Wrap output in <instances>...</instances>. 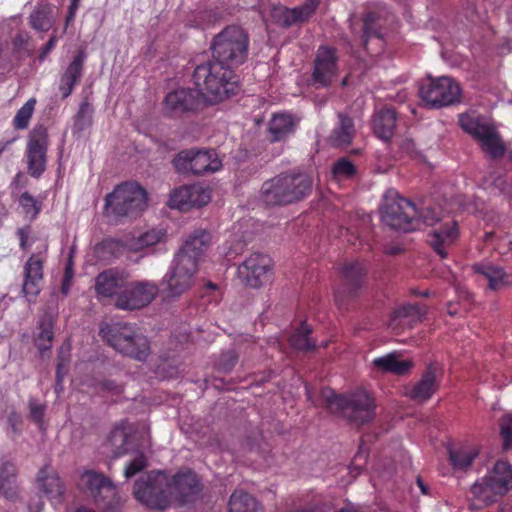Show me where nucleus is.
<instances>
[{
  "label": "nucleus",
  "instance_id": "obj_1",
  "mask_svg": "<svg viewBox=\"0 0 512 512\" xmlns=\"http://www.w3.org/2000/svg\"><path fill=\"white\" fill-rule=\"evenodd\" d=\"M193 78L197 93L209 103L223 101L238 89V80L232 68L217 60L197 66Z\"/></svg>",
  "mask_w": 512,
  "mask_h": 512
},
{
  "label": "nucleus",
  "instance_id": "obj_2",
  "mask_svg": "<svg viewBox=\"0 0 512 512\" xmlns=\"http://www.w3.org/2000/svg\"><path fill=\"white\" fill-rule=\"evenodd\" d=\"M321 395L330 413L341 415L356 425L372 421L375 416L374 399L365 390L342 396L327 388Z\"/></svg>",
  "mask_w": 512,
  "mask_h": 512
},
{
  "label": "nucleus",
  "instance_id": "obj_3",
  "mask_svg": "<svg viewBox=\"0 0 512 512\" xmlns=\"http://www.w3.org/2000/svg\"><path fill=\"white\" fill-rule=\"evenodd\" d=\"M512 489V468L504 461H498L485 476L471 487L472 509L490 505Z\"/></svg>",
  "mask_w": 512,
  "mask_h": 512
},
{
  "label": "nucleus",
  "instance_id": "obj_4",
  "mask_svg": "<svg viewBox=\"0 0 512 512\" xmlns=\"http://www.w3.org/2000/svg\"><path fill=\"white\" fill-rule=\"evenodd\" d=\"M100 334L115 350L131 358L144 361L150 352L147 338L135 326L123 323H105Z\"/></svg>",
  "mask_w": 512,
  "mask_h": 512
},
{
  "label": "nucleus",
  "instance_id": "obj_5",
  "mask_svg": "<svg viewBox=\"0 0 512 512\" xmlns=\"http://www.w3.org/2000/svg\"><path fill=\"white\" fill-rule=\"evenodd\" d=\"M380 210L383 223L395 230H417L423 222V214L418 217L416 207L394 190H389L384 195Z\"/></svg>",
  "mask_w": 512,
  "mask_h": 512
},
{
  "label": "nucleus",
  "instance_id": "obj_6",
  "mask_svg": "<svg viewBox=\"0 0 512 512\" xmlns=\"http://www.w3.org/2000/svg\"><path fill=\"white\" fill-rule=\"evenodd\" d=\"M248 37L239 26H228L215 36L212 51L215 60L236 67L241 65L247 57Z\"/></svg>",
  "mask_w": 512,
  "mask_h": 512
},
{
  "label": "nucleus",
  "instance_id": "obj_7",
  "mask_svg": "<svg viewBox=\"0 0 512 512\" xmlns=\"http://www.w3.org/2000/svg\"><path fill=\"white\" fill-rule=\"evenodd\" d=\"M461 128L470 134L481 149L492 158H498L505 152V145L496 127L485 117L474 112L461 114Z\"/></svg>",
  "mask_w": 512,
  "mask_h": 512
},
{
  "label": "nucleus",
  "instance_id": "obj_8",
  "mask_svg": "<svg viewBox=\"0 0 512 512\" xmlns=\"http://www.w3.org/2000/svg\"><path fill=\"white\" fill-rule=\"evenodd\" d=\"M147 206V193L137 183L118 185L105 198V213L120 217L139 213Z\"/></svg>",
  "mask_w": 512,
  "mask_h": 512
},
{
  "label": "nucleus",
  "instance_id": "obj_9",
  "mask_svg": "<svg viewBox=\"0 0 512 512\" xmlns=\"http://www.w3.org/2000/svg\"><path fill=\"white\" fill-rule=\"evenodd\" d=\"M193 251L195 246L192 241H189L186 248L176 254L173 265L163 278V285H166L168 295L180 296L193 285L198 266L185 254Z\"/></svg>",
  "mask_w": 512,
  "mask_h": 512
},
{
  "label": "nucleus",
  "instance_id": "obj_10",
  "mask_svg": "<svg viewBox=\"0 0 512 512\" xmlns=\"http://www.w3.org/2000/svg\"><path fill=\"white\" fill-rule=\"evenodd\" d=\"M81 490L88 492L105 512H118L122 499L111 481L93 470L83 471L77 482Z\"/></svg>",
  "mask_w": 512,
  "mask_h": 512
},
{
  "label": "nucleus",
  "instance_id": "obj_11",
  "mask_svg": "<svg viewBox=\"0 0 512 512\" xmlns=\"http://www.w3.org/2000/svg\"><path fill=\"white\" fill-rule=\"evenodd\" d=\"M168 477L161 471L150 472L140 477L134 487V496L142 504L154 508L165 509L170 506V495L167 494Z\"/></svg>",
  "mask_w": 512,
  "mask_h": 512
},
{
  "label": "nucleus",
  "instance_id": "obj_12",
  "mask_svg": "<svg viewBox=\"0 0 512 512\" xmlns=\"http://www.w3.org/2000/svg\"><path fill=\"white\" fill-rule=\"evenodd\" d=\"M423 223L436 226L431 234L430 244L441 258H446L447 248L453 245L459 236L457 222L451 218L444 219V216L435 209L427 208L423 213Z\"/></svg>",
  "mask_w": 512,
  "mask_h": 512
},
{
  "label": "nucleus",
  "instance_id": "obj_13",
  "mask_svg": "<svg viewBox=\"0 0 512 512\" xmlns=\"http://www.w3.org/2000/svg\"><path fill=\"white\" fill-rule=\"evenodd\" d=\"M419 95L427 106L437 108L457 102L461 95V89L452 78L441 76L428 78L423 82L419 88Z\"/></svg>",
  "mask_w": 512,
  "mask_h": 512
},
{
  "label": "nucleus",
  "instance_id": "obj_14",
  "mask_svg": "<svg viewBox=\"0 0 512 512\" xmlns=\"http://www.w3.org/2000/svg\"><path fill=\"white\" fill-rule=\"evenodd\" d=\"M180 173L196 175L214 173L221 169L222 161L213 149H190L177 154L173 160Z\"/></svg>",
  "mask_w": 512,
  "mask_h": 512
},
{
  "label": "nucleus",
  "instance_id": "obj_15",
  "mask_svg": "<svg viewBox=\"0 0 512 512\" xmlns=\"http://www.w3.org/2000/svg\"><path fill=\"white\" fill-rule=\"evenodd\" d=\"M495 249L501 256L505 257V260L512 258V242L507 237L500 238ZM472 270L479 277L485 279L492 290H498L512 284V271L505 272L501 267L489 262L474 264Z\"/></svg>",
  "mask_w": 512,
  "mask_h": 512
},
{
  "label": "nucleus",
  "instance_id": "obj_16",
  "mask_svg": "<svg viewBox=\"0 0 512 512\" xmlns=\"http://www.w3.org/2000/svg\"><path fill=\"white\" fill-rule=\"evenodd\" d=\"M158 293L156 284L150 281H127L124 290L115 300L120 310H137L149 305Z\"/></svg>",
  "mask_w": 512,
  "mask_h": 512
},
{
  "label": "nucleus",
  "instance_id": "obj_17",
  "mask_svg": "<svg viewBox=\"0 0 512 512\" xmlns=\"http://www.w3.org/2000/svg\"><path fill=\"white\" fill-rule=\"evenodd\" d=\"M272 260L268 255L255 253L250 255L239 267L241 281L252 288H258L270 281Z\"/></svg>",
  "mask_w": 512,
  "mask_h": 512
},
{
  "label": "nucleus",
  "instance_id": "obj_18",
  "mask_svg": "<svg viewBox=\"0 0 512 512\" xmlns=\"http://www.w3.org/2000/svg\"><path fill=\"white\" fill-rule=\"evenodd\" d=\"M47 258V245L33 253L23 268L22 291L28 301L34 300L40 293L43 283V265Z\"/></svg>",
  "mask_w": 512,
  "mask_h": 512
},
{
  "label": "nucleus",
  "instance_id": "obj_19",
  "mask_svg": "<svg viewBox=\"0 0 512 512\" xmlns=\"http://www.w3.org/2000/svg\"><path fill=\"white\" fill-rule=\"evenodd\" d=\"M201 485L197 475L191 471L179 472L168 480L167 494L170 495V505L173 502L187 503L192 501L200 492Z\"/></svg>",
  "mask_w": 512,
  "mask_h": 512
},
{
  "label": "nucleus",
  "instance_id": "obj_20",
  "mask_svg": "<svg viewBox=\"0 0 512 512\" xmlns=\"http://www.w3.org/2000/svg\"><path fill=\"white\" fill-rule=\"evenodd\" d=\"M211 199L210 191L201 184L179 187L172 191L168 204L180 210L206 205Z\"/></svg>",
  "mask_w": 512,
  "mask_h": 512
},
{
  "label": "nucleus",
  "instance_id": "obj_21",
  "mask_svg": "<svg viewBox=\"0 0 512 512\" xmlns=\"http://www.w3.org/2000/svg\"><path fill=\"white\" fill-rule=\"evenodd\" d=\"M47 134L42 128L35 129L27 144L28 170L31 176L39 177L46 167Z\"/></svg>",
  "mask_w": 512,
  "mask_h": 512
},
{
  "label": "nucleus",
  "instance_id": "obj_22",
  "mask_svg": "<svg viewBox=\"0 0 512 512\" xmlns=\"http://www.w3.org/2000/svg\"><path fill=\"white\" fill-rule=\"evenodd\" d=\"M130 275L125 270L108 269L101 272L95 279V290L99 298L119 297L125 288Z\"/></svg>",
  "mask_w": 512,
  "mask_h": 512
},
{
  "label": "nucleus",
  "instance_id": "obj_23",
  "mask_svg": "<svg viewBox=\"0 0 512 512\" xmlns=\"http://www.w3.org/2000/svg\"><path fill=\"white\" fill-rule=\"evenodd\" d=\"M437 387V367L429 364L416 383L405 387L404 394L416 403H425L436 392Z\"/></svg>",
  "mask_w": 512,
  "mask_h": 512
},
{
  "label": "nucleus",
  "instance_id": "obj_24",
  "mask_svg": "<svg viewBox=\"0 0 512 512\" xmlns=\"http://www.w3.org/2000/svg\"><path fill=\"white\" fill-rule=\"evenodd\" d=\"M335 50L330 47H320L315 59L313 78L323 86L328 85L336 73Z\"/></svg>",
  "mask_w": 512,
  "mask_h": 512
},
{
  "label": "nucleus",
  "instance_id": "obj_25",
  "mask_svg": "<svg viewBox=\"0 0 512 512\" xmlns=\"http://www.w3.org/2000/svg\"><path fill=\"white\" fill-rule=\"evenodd\" d=\"M198 95L197 92L184 88L172 91L165 97V109L174 115L195 109L198 103Z\"/></svg>",
  "mask_w": 512,
  "mask_h": 512
},
{
  "label": "nucleus",
  "instance_id": "obj_26",
  "mask_svg": "<svg viewBox=\"0 0 512 512\" xmlns=\"http://www.w3.org/2000/svg\"><path fill=\"white\" fill-rule=\"evenodd\" d=\"M287 185L283 183L282 175L265 181L261 188L263 202L269 206L290 204L292 194L287 193Z\"/></svg>",
  "mask_w": 512,
  "mask_h": 512
},
{
  "label": "nucleus",
  "instance_id": "obj_27",
  "mask_svg": "<svg viewBox=\"0 0 512 512\" xmlns=\"http://www.w3.org/2000/svg\"><path fill=\"white\" fill-rule=\"evenodd\" d=\"M318 0H306L305 3L293 9H287L282 6L274 8L275 17H279L278 21L284 26H290L293 23L307 20L315 11Z\"/></svg>",
  "mask_w": 512,
  "mask_h": 512
},
{
  "label": "nucleus",
  "instance_id": "obj_28",
  "mask_svg": "<svg viewBox=\"0 0 512 512\" xmlns=\"http://www.w3.org/2000/svg\"><path fill=\"white\" fill-rule=\"evenodd\" d=\"M411 360H403L397 352L388 353L373 359V366L384 373H393L398 376L405 375L413 368Z\"/></svg>",
  "mask_w": 512,
  "mask_h": 512
},
{
  "label": "nucleus",
  "instance_id": "obj_29",
  "mask_svg": "<svg viewBox=\"0 0 512 512\" xmlns=\"http://www.w3.org/2000/svg\"><path fill=\"white\" fill-rule=\"evenodd\" d=\"M424 315V308L415 304H406L393 312L388 325L392 330L398 331L405 325L410 326L420 321Z\"/></svg>",
  "mask_w": 512,
  "mask_h": 512
},
{
  "label": "nucleus",
  "instance_id": "obj_30",
  "mask_svg": "<svg viewBox=\"0 0 512 512\" xmlns=\"http://www.w3.org/2000/svg\"><path fill=\"white\" fill-rule=\"evenodd\" d=\"M298 120L286 112L275 113L269 121L268 130L274 141H281L292 135Z\"/></svg>",
  "mask_w": 512,
  "mask_h": 512
},
{
  "label": "nucleus",
  "instance_id": "obj_31",
  "mask_svg": "<svg viewBox=\"0 0 512 512\" xmlns=\"http://www.w3.org/2000/svg\"><path fill=\"white\" fill-rule=\"evenodd\" d=\"M85 60L84 52H80L67 67L61 77L59 90L63 98H67L73 91L75 85L80 80Z\"/></svg>",
  "mask_w": 512,
  "mask_h": 512
},
{
  "label": "nucleus",
  "instance_id": "obj_32",
  "mask_svg": "<svg viewBox=\"0 0 512 512\" xmlns=\"http://www.w3.org/2000/svg\"><path fill=\"white\" fill-rule=\"evenodd\" d=\"M396 126L395 111L387 108L375 113L373 118V131L375 135L383 140L388 141L392 138Z\"/></svg>",
  "mask_w": 512,
  "mask_h": 512
},
{
  "label": "nucleus",
  "instance_id": "obj_33",
  "mask_svg": "<svg viewBox=\"0 0 512 512\" xmlns=\"http://www.w3.org/2000/svg\"><path fill=\"white\" fill-rule=\"evenodd\" d=\"M37 480L41 490L49 498H58L63 494V483L58 475L49 466H45L39 471Z\"/></svg>",
  "mask_w": 512,
  "mask_h": 512
},
{
  "label": "nucleus",
  "instance_id": "obj_34",
  "mask_svg": "<svg viewBox=\"0 0 512 512\" xmlns=\"http://www.w3.org/2000/svg\"><path fill=\"white\" fill-rule=\"evenodd\" d=\"M283 183L287 185V193L292 194L291 203L298 201L308 195L311 191L312 182L306 174L282 175Z\"/></svg>",
  "mask_w": 512,
  "mask_h": 512
},
{
  "label": "nucleus",
  "instance_id": "obj_35",
  "mask_svg": "<svg viewBox=\"0 0 512 512\" xmlns=\"http://www.w3.org/2000/svg\"><path fill=\"white\" fill-rule=\"evenodd\" d=\"M164 237L165 231L161 228H155L140 234L136 238H127L122 246L130 251H139L161 242Z\"/></svg>",
  "mask_w": 512,
  "mask_h": 512
},
{
  "label": "nucleus",
  "instance_id": "obj_36",
  "mask_svg": "<svg viewBox=\"0 0 512 512\" xmlns=\"http://www.w3.org/2000/svg\"><path fill=\"white\" fill-rule=\"evenodd\" d=\"M189 241L193 242V246H195V251L186 253L187 256L193 259L196 262V266H198L199 261L204 256L205 252L209 248L212 242L211 234L204 229L195 230L189 237L186 239L183 247L180 250H184Z\"/></svg>",
  "mask_w": 512,
  "mask_h": 512
},
{
  "label": "nucleus",
  "instance_id": "obj_37",
  "mask_svg": "<svg viewBox=\"0 0 512 512\" xmlns=\"http://www.w3.org/2000/svg\"><path fill=\"white\" fill-rule=\"evenodd\" d=\"M31 27L38 31H48L53 27L55 19L50 4H39L29 16Z\"/></svg>",
  "mask_w": 512,
  "mask_h": 512
},
{
  "label": "nucleus",
  "instance_id": "obj_38",
  "mask_svg": "<svg viewBox=\"0 0 512 512\" xmlns=\"http://www.w3.org/2000/svg\"><path fill=\"white\" fill-rule=\"evenodd\" d=\"M132 428L127 422H121L116 425L109 436V443L113 448L115 457H119L128 452V439Z\"/></svg>",
  "mask_w": 512,
  "mask_h": 512
},
{
  "label": "nucleus",
  "instance_id": "obj_39",
  "mask_svg": "<svg viewBox=\"0 0 512 512\" xmlns=\"http://www.w3.org/2000/svg\"><path fill=\"white\" fill-rule=\"evenodd\" d=\"M0 492L7 499H13L17 495L16 469L8 462L0 464Z\"/></svg>",
  "mask_w": 512,
  "mask_h": 512
},
{
  "label": "nucleus",
  "instance_id": "obj_40",
  "mask_svg": "<svg viewBox=\"0 0 512 512\" xmlns=\"http://www.w3.org/2000/svg\"><path fill=\"white\" fill-rule=\"evenodd\" d=\"M229 512H263V510L253 496L236 490L230 497Z\"/></svg>",
  "mask_w": 512,
  "mask_h": 512
},
{
  "label": "nucleus",
  "instance_id": "obj_41",
  "mask_svg": "<svg viewBox=\"0 0 512 512\" xmlns=\"http://www.w3.org/2000/svg\"><path fill=\"white\" fill-rule=\"evenodd\" d=\"M478 454L479 449L476 445H464L449 451L451 464L458 470L468 468Z\"/></svg>",
  "mask_w": 512,
  "mask_h": 512
},
{
  "label": "nucleus",
  "instance_id": "obj_42",
  "mask_svg": "<svg viewBox=\"0 0 512 512\" xmlns=\"http://www.w3.org/2000/svg\"><path fill=\"white\" fill-rule=\"evenodd\" d=\"M354 136V125L351 118L339 114V125L334 129L330 140L335 146H346Z\"/></svg>",
  "mask_w": 512,
  "mask_h": 512
},
{
  "label": "nucleus",
  "instance_id": "obj_43",
  "mask_svg": "<svg viewBox=\"0 0 512 512\" xmlns=\"http://www.w3.org/2000/svg\"><path fill=\"white\" fill-rule=\"evenodd\" d=\"M341 273L348 289L354 291L361 285L365 268L359 262H349L343 265Z\"/></svg>",
  "mask_w": 512,
  "mask_h": 512
},
{
  "label": "nucleus",
  "instance_id": "obj_44",
  "mask_svg": "<svg viewBox=\"0 0 512 512\" xmlns=\"http://www.w3.org/2000/svg\"><path fill=\"white\" fill-rule=\"evenodd\" d=\"M311 328L303 323L290 338V345L300 351H311L316 344L310 339Z\"/></svg>",
  "mask_w": 512,
  "mask_h": 512
},
{
  "label": "nucleus",
  "instance_id": "obj_45",
  "mask_svg": "<svg viewBox=\"0 0 512 512\" xmlns=\"http://www.w3.org/2000/svg\"><path fill=\"white\" fill-rule=\"evenodd\" d=\"M52 327L53 321L50 317H45L40 321V332L35 339V344L41 352L47 351L51 348L54 335Z\"/></svg>",
  "mask_w": 512,
  "mask_h": 512
},
{
  "label": "nucleus",
  "instance_id": "obj_46",
  "mask_svg": "<svg viewBox=\"0 0 512 512\" xmlns=\"http://www.w3.org/2000/svg\"><path fill=\"white\" fill-rule=\"evenodd\" d=\"M36 105L34 98L29 99L16 113L13 123L17 129L27 128L29 121L33 115Z\"/></svg>",
  "mask_w": 512,
  "mask_h": 512
},
{
  "label": "nucleus",
  "instance_id": "obj_47",
  "mask_svg": "<svg viewBox=\"0 0 512 512\" xmlns=\"http://www.w3.org/2000/svg\"><path fill=\"white\" fill-rule=\"evenodd\" d=\"M19 204L27 218L34 219L41 211V202L35 199L28 192L21 194Z\"/></svg>",
  "mask_w": 512,
  "mask_h": 512
},
{
  "label": "nucleus",
  "instance_id": "obj_48",
  "mask_svg": "<svg viewBox=\"0 0 512 512\" xmlns=\"http://www.w3.org/2000/svg\"><path fill=\"white\" fill-rule=\"evenodd\" d=\"M355 174V166L347 158L339 159L333 166V175L336 179H348Z\"/></svg>",
  "mask_w": 512,
  "mask_h": 512
},
{
  "label": "nucleus",
  "instance_id": "obj_49",
  "mask_svg": "<svg viewBox=\"0 0 512 512\" xmlns=\"http://www.w3.org/2000/svg\"><path fill=\"white\" fill-rule=\"evenodd\" d=\"M70 356V345L65 344L62 345L59 354H58V364H57V383L60 384L67 372V364L69 362Z\"/></svg>",
  "mask_w": 512,
  "mask_h": 512
},
{
  "label": "nucleus",
  "instance_id": "obj_50",
  "mask_svg": "<svg viewBox=\"0 0 512 512\" xmlns=\"http://www.w3.org/2000/svg\"><path fill=\"white\" fill-rule=\"evenodd\" d=\"M147 466V459L143 453H138L130 460L124 469V475L127 479L133 477Z\"/></svg>",
  "mask_w": 512,
  "mask_h": 512
},
{
  "label": "nucleus",
  "instance_id": "obj_51",
  "mask_svg": "<svg viewBox=\"0 0 512 512\" xmlns=\"http://www.w3.org/2000/svg\"><path fill=\"white\" fill-rule=\"evenodd\" d=\"M485 184L489 186H493L496 189L499 190L500 193L504 194L505 196H511L512 195V181L510 183H507V178L499 176L497 178L489 177L485 180Z\"/></svg>",
  "mask_w": 512,
  "mask_h": 512
},
{
  "label": "nucleus",
  "instance_id": "obj_52",
  "mask_svg": "<svg viewBox=\"0 0 512 512\" xmlns=\"http://www.w3.org/2000/svg\"><path fill=\"white\" fill-rule=\"evenodd\" d=\"M501 436L504 440V448L512 447V414L506 416L501 423Z\"/></svg>",
  "mask_w": 512,
  "mask_h": 512
},
{
  "label": "nucleus",
  "instance_id": "obj_53",
  "mask_svg": "<svg viewBox=\"0 0 512 512\" xmlns=\"http://www.w3.org/2000/svg\"><path fill=\"white\" fill-rule=\"evenodd\" d=\"M375 20V16L373 13H368L364 18V35H365V42L369 37H371L372 30H371V23Z\"/></svg>",
  "mask_w": 512,
  "mask_h": 512
},
{
  "label": "nucleus",
  "instance_id": "obj_54",
  "mask_svg": "<svg viewBox=\"0 0 512 512\" xmlns=\"http://www.w3.org/2000/svg\"><path fill=\"white\" fill-rule=\"evenodd\" d=\"M31 416L36 421H41L44 413V408L41 405H38L34 402L30 403Z\"/></svg>",
  "mask_w": 512,
  "mask_h": 512
},
{
  "label": "nucleus",
  "instance_id": "obj_55",
  "mask_svg": "<svg viewBox=\"0 0 512 512\" xmlns=\"http://www.w3.org/2000/svg\"><path fill=\"white\" fill-rule=\"evenodd\" d=\"M56 42H57V37L55 35H53L49 39V41L46 43V45L44 46V48L40 54L41 59H43L48 53H50L54 49Z\"/></svg>",
  "mask_w": 512,
  "mask_h": 512
},
{
  "label": "nucleus",
  "instance_id": "obj_56",
  "mask_svg": "<svg viewBox=\"0 0 512 512\" xmlns=\"http://www.w3.org/2000/svg\"><path fill=\"white\" fill-rule=\"evenodd\" d=\"M73 274H72V270H71V267L70 265H68L66 267V271H65V276H64V283H63V286H62V291L64 294H67L68 293V289H69V281L71 280Z\"/></svg>",
  "mask_w": 512,
  "mask_h": 512
},
{
  "label": "nucleus",
  "instance_id": "obj_57",
  "mask_svg": "<svg viewBox=\"0 0 512 512\" xmlns=\"http://www.w3.org/2000/svg\"><path fill=\"white\" fill-rule=\"evenodd\" d=\"M104 388L111 392L112 394H119L122 392V387L120 385H117L115 384L114 382L112 381H107L105 384H104Z\"/></svg>",
  "mask_w": 512,
  "mask_h": 512
},
{
  "label": "nucleus",
  "instance_id": "obj_58",
  "mask_svg": "<svg viewBox=\"0 0 512 512\" xmlns=\"http://www.w3.org/2000/svg\"><path fill=\"white\" fill-rule=\"evenodd\" d=\"M243 249V243L241 241H238L235 245V247H230L227 252H225V256H231V255H237L239 254Z\"/></svg>",
  "mask_w": 512,
  "mask_h": 512
},
{
  "label": "nucleus",
  "instance_id": "obj_59",
  "mask_svg": "<svg viewBox=\"0 0 512 512\" xmlns=\"http://www.w3.org/2000/svg\"><path fill=\"white\" fill-rule=\"evenodd\" d=\"M416 484L419 487V489L423 495L429 494L427 485L423 482V480L420 477L417 478Z\"/></svg>",
  "mask_w": 512,
  "mask_h": 512
},
{
  "label": "nucleus",
  "instance_id": "obj_60",
  "mask_svg": "<svg viewBox=\"0 0 512 512\" xmlns=\"http://www.w3.org/2000/svg\"><path fill=\"white\" fill-rule=\"evenodd\" d=\"M120 242L118 240H110L104 243V246L107 249L114 250L119 246Z\"/></svg>",
  "mask_w": 512,
  "mask_h": 512
},
{
  "label": "nucleus",
  "instance_id": "obj_61",
  "mask_svg": "<svg viewBox=\"0 0 512 512\" xmlns=\"http://www.w3.org/2000/svg\"><path fill=\"white\" fill-rule=\"evenodd\" d=\"M402 251V249L399 246H391L386 248V253L388 254H398Z\"/></svg>",
  "mask_w": 512,
  "mask_h": 512
},
{
  "label": "nucleus",
  "instance_id": "obj_62",
  "mask_svg": "<svg viewBox=\"0 0 512 512\" xmlns=\"http://www.w3.org/2000/svg\"><path fill=\"white\" fill-rule=\"evenodd\" d=\"M78 7H79V3L71 2L69 9H68V13L76 15Z\"/></svg>",
  "mask_w": 512,
  "mask_h": 512
},
{
  "label": "nucleus",
  "instance_id": "obj_63",
  "mask_svg": "<svg viewBox=\"0 0 512 512\" xmlns=\"http://www.w3.org/2000/svg\"><path fill=\"white\" fill-rule=\"evenodd\" d=\"M495 237V234L494 232H489V233H486L485 235V242L488 244V243H491L493 241Z\"/></svg>",
  "mask_w": 512,
  "mask_h": 512
},
{
  "label": "nucleus",
  "instance_id": "obj_64",
  "mask_svg": "<svg viewBox=\"0 0 512 512\" xmlns=\"http://www.w3.org/2000/svg\"><path fill=\"white\" fill-rule=\"evenodd\" d=\"M75 15L68 13L66 17V27L74 20Z\"/></svg>",
  "mask_w": 512,
  "mask_h": 512
}]
</instances>
